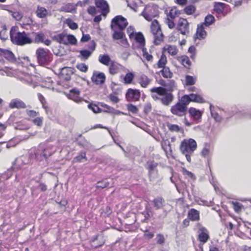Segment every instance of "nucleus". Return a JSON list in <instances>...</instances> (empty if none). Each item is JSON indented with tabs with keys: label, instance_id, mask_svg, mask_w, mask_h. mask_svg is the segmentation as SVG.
Segmentation results:
<instances>
[{
	"label": "nucleus",
	"instance_id": "nucleus-1",
	"mask_svg": "<svg viewBox=\"0 0 251 251\" xmlns=\"http://www.w3.org/2000/svg\"><path fill=\"white\" fill-rule=\"evenodd\" d=\"M151 92L156 93L151 95L152 99L155 100H159L164 105H169L174 100L173 95L164 87H153L151 89Z\"/></svg>",
	"mask_w": 251,
	"mask_h": 251
},
{
	"label": "nucleus",
	"instance_id": "nucleus-2",
	"mask_svg": "<svg viewBox=\"0 0 251 251\" xmlns=\"http://www.w3.org/2000/svg\"><path fill=\"white\" fill-rule=\"evenodd\" d=\"M56 151V148L48 143L40 144L34 152L35 158L39 161L47 160Z\"/></svg>",
	"mask_w": 251,
	"mask_h": 251
},
{
	"label": "nucleus",
	"instance_id": "nucleus-3",
	"mask_svg": "<svg viewBox=\"0 0 251 251\" xmlns=\"http://www.w3.org/2000/svg\"><path fill=\"white\" fill-rule=\"evenodd\" d=\"M10 36L12 42L17 45L23 46L33 43V39L29 37V34L25 31L15 33L14 27L11 28Z\"/></svg>",
	"mask_w": 251,
	"mask_h": 251
},
{
	"label": "nucleus",
	"instance_id": "nucleus-4",
	"mask_svg": "<svg viewBox=\"0 0 251 251\" xmlns=\"http://www.w3.org/2000/svg\"><path fill=\"white\" fill-rule=\"evenodd\" d=\"M197 145L195 140L190 138L183 140L180 144V150L185 155L187 160L191 162V155L197 149Z\"/></svg>",
	"mask_w": 251,
	"mask_h": 251
},
{
	"label": "nucleus",
	"instance_id": "nucleus-5",
	"mask_svg": "<svg viewBox=\"0 0 251 251\" xmlns=\"http://www.w3.org/2000/svg\"><path fill=\"white\" fill-rule=\"evenodd\" d=\"M36 55L38 63L40 65L49 64L52 60V54L49 50L38 48L36 51Z\"/></svg>",
	"mask_w": 251,
	"mask_h": 251
},
{
	"label": "nucleus",
	"instance_id": "nucleus-6",
	"mask_svg": "<svg viewBox=\"0 0 251 251\" xmlns=\"http://www.w3.org/2000/svg\"><path fill=\"white\" fill-rule=\"evenodd\" d=\"M151 28L154 37V44L155 45H159L163 41L164 35L156 20L152 22Z\"/></svg>",
	"mask_w": 251,
	"mask_h": 251
},
{
	"label": "nucleus",
	"instance_id": "nucleus-7",
	"mask_svg": "<svg viewBox=\"0 0 251 251\" xmlns=\"http://www.w3.org/2000/svg\"><path fill=\"white\" fill-rule=\"evenodd\" d=\"M53 39L60 44L65 45H75L77 44V40L73 35L61 33L55 35Z\"/></svg>",
	"mask_w": 251,
	"mask_h": 251
},
{
	"label": "nucleus",
	"instance_id": "nucleus-8",
	"mask_svg": "<svg viewBox=\"0 0 251 251\" xmlns=\"http://www.w3.org/2000/svg\"><path fill=\"white\" fill-rule=\"evenodd\" d=\"M127 25L128 22L126 19L121 15H118L112 20L110 26L112 30H123Z\"/></svg>",
	"mask_w": 251,
	"mask_h": 251
},
{
	"label": "nucleus",
	"instance_id": "nucleus-9",
	"mask_svg": "<svg viewBox=\"0 0 251 251\" xmlns=\"http://www.w3.org/2000/svg\"><path fill=\"white\" fill-rule=\"evenodd\" d=\"M157 14V12L155 8L150 5H146L141 13V15L143 16L148 21H151Z\"/></svg>",
	"mask_w": 251,
	"mask_h": 251
},
{
	"label": "nucleus",
	"instance_id": "nucleus-10",
	"mask_svg": "<svg viewBox=\"0 0 251 251\" xmlns=\"http://www.w3.org/2000/svg\"><path fill=\"white\" fill-rule=\"evenodd\" d=\"M176 29L180 33L188 36L189 34V24L186 19L180 18L179 20Z\"/></svg>",
	"mask_w": 251,
	"mask_h": 251
},
{
	"label": "nucleus",
	"instance_id": "nucleus-11",
	"mask_svg": "<svg viewBox=\"0 0 251 251\" xmlns=\"http://www.w3.org/2000/svg\"><path fill=\"white\" fill-rule=\"evenodd\" d=\"M106 76L103 73L94 71L91 77L92 81L96 85L102 86L105 81Z\"/></svg>",
	"mask_w": 251,
	"mask_h": 251
},
{
	"label": "nucleus",
	"instance_id": "nucleus-12",
	"mask_svg": "<svg viewBox=\"0 0 251 251\" xmlns=\"http://www.w3.org/2000/svg\"><path fill=\"white\" fill-rule=\"evenodd\" d=\"M31 162V159L28 155H22L16 159L12 167L14 169H21L25 165L28 164Z\"/></svg>",
	"mask_w": 251,
	"mask_h": 251
},
{
	"label": "nucleus",
	"instance_id": "nucleus-13",
	"mask_svg": "<svg viewBox=\"0 0 251 251\" xmlns=\"http://www.w3.org/2000/svg\"><path fill=\"white\" fill-rule=\"evenodd\" d=\"M187 107L182 105L180 102H177L175 105L172 106L171 108V112L174 115L179 117H182L186 114Z\"/></svg>",
	"mask_w": 251,
	"mask_h": 251
},
{
	"label": "nucleus",
	"instance_id": "nucleus-14",
	"mask_svg": "<svg viewBox=\"0 0 251 251\" xmlns=\"http://www.w3.org/2000/svg\"><path fill=\"white\" fill-rule=\"evenodd\" d=\"M141 96L140 91L137 89L129 88L127 90L126 98L128 101H136L139 100Z\"/></svg>",
	"mask_w": 251,
	"mask_h": 251
},
{
	"label": "nucleus",
	"instance_id": "nucleus-15",
	"mask_svg": "<svg viewBox=\"0 0 251 251\" xmlns=\"http://www.w3.org/2000/svg\"><path fill=\"white\" fill-rule=\"evenodd\" d=\"M75 69L71 67H64L61 69L59 75V78L63 80L68 81L71 78L74 73Z\"/></svg>",
	"mask_w": 251,
	"mask_h": 251
},
{
	"label": "nucleus",
	"instance_id": "nucleus-16",
	"mask_svg": "<svg viewBox=\"0 0 251 251\" xmlns=\"http://www.w3.org/2000/svg\"><path fill=\"white\" fill-rule=\"evenodd\" d=\"M113 31L112 34V38L114 40H120V42L123 45L128 44L127 39L126 38V35L123 30H119V29L112 30Z\"/></svg>",
	"mask_w": 251,
	"mask_h": 251
},
{
	"label": "nucleus",
	"instance_id": "nucleus-17",
	"mask_svg": "<svg viewBox=\"0 0 251 251\" xmlns=\"http://www.w3.org/2000/svg\"><path fill=\"white\" fill-rule=\"evenodd\" d=\"M80 91L76 88L71 89L69 93L67 95L68 99L73 100V101L79 103L82 101V98L80 97Z\"/></svg>",
	"mask_w": 251,
	"mask_h": 251
},
{
	"label": "nucleus",
	"instance_id": "nucleus-18",
	"mask_svg": "<svg viewBox=\"0 0 251 251\" xmlns=\"http://www.w3.org/2000/svg\"><path fill=\"white\" fill-rule=\"evenodd\" d=\"M199 231L198 239L201 242L205 244L210 239L208 231L206 228L203 226L200 227Z\"/></svg>",
	"mask_w": 251,
	"mask_h": 251
},
{
	"label": "nucleus",
	"instance_id": "nucleus-19",
	"mask_svg": "<svg viewBox=\"0 0 251 251\" xmlns=\"http://www.w3.org/2000/svg\"><path fill=\"white\" fill-rule=\"evenodd\" d=\"M0 56L4 57L10 62L14 63L16 61L15 55L9 50L0 48Z\"/></svg>",
	"mask_w": 251,
	"mask_h": 251
},
{
	"label": "nucleus",
	"instance_id": "nucleus-20",
	"mask_svg": "<svg viewBox=\"0 0 251 251\" xmlns=\"http://www.w3.org/2000/svg\"><path fill=\"white\" fill-rule=\"evenodd\" d=\"M96 7L100 8L103 14H107L109 12V5L105 0H95Z\"/></svg>",
	"mask_w": 251,
	"mask_h": 251
},
{
	"label": "nucleus",
	"instance_id": "nucleus-21",
	"mask_svg": "<svg viewBox=\"0 0 251 251\" xmlns=\"http://www.w3.org/2000/svg\"><path fill=\"white\" fill-rule=\"evenodd\" d=\"M105 241L102 234L96 235L91 240V242L95 244L93 245L95 248L102 246L105 243Z\"/></svg>",
	"mask_w": 251,
	"mask_h": 251
},
{
	"label": "nucleus",
	"instance_id": "nucleus-22",
	"mask_svg": "<svg viewBox=\"0 0 251 251\" xmlns=\"http://www.w3.org/2000/svg\"><path fill=\"white\" fill-rule=\"evenodd\" d=\"M9 106L11 109H22L26 107V104L22 100L18 99H14L11 100Z\"/></svg>",
	"mask_w": 251,
	"mask_h": 251
},
{
	"label": "nucleus",
	"instance_id": "nucleus-23",
	"mask_svg": "<svg viewBox=\"0 0 251 251\" xmlns=\"http://www.w3.org/2000/svg\"><path fill=\"white\" fill-rule=\"evenodd\" d=\"M205 26L202 25H198L197 26V31L195 39L201 40L204 39L206 36V32L204 30Z\"/></svg>",
	"mask_w": 251,
	"mask_h": 251
},
{
	"label": "nucleus",
	"instance_id": "nucleus-24",
	"mask_svg": "<svg viewBox=\"0 0 251 251\" xmlns=\"http://www.w3.org/2000/svg\"><path fill=\"white\" fill-rule=\"evenodd\" d=\"M148 175L150 181L153 184L157 183L162 179L161 177L158 174V171L149 172H148Z\"/></svg>",
	"mask_w": 251,
	"mask_h": 251
},
{
	"label": "nucleus",
	"instance_id": "nucleus-25",
	"mask_svg": "<svg viewBox=\"0 0 251 251\" xmlns=\"http://www.w3.org/2000/svg\"><path fill=\"white\" fill-rule=\"evenodd\" d=\"M188 218L192 221H198L200 220V212L194 208H192L188 211Z\"/></svg>",
	"mask_w": 251,
	"mask_h": 251
},
{
	"label": "nucleus",
	"instance_id": "nucleus-26",
	"mask_svg": "<svg viewBox=\"0 0 251 251\" xmlns=\"http://www.w3.org/2000/svg\"><path fill=\"white\" fill-rule=\"evenodd\" d=\"M153 206L156 209H162L165 205V200L161 197H157L152 201Z\"/></svg>",
	"mask_w": 251,
	"mask_h": 251
},
{
	"label": "nucleus",
	"instance_id": "nucleus-27",
	"mask_svg": "<svg viewBox=\"0 0 251 251\" xmlns=\"http://www.w3.org/2000/svg\"><path fill=\"white\" fill-rule=\"evenodd\" d=\"M120 67L121 65L119 64L112 61L109 68V73L112 75L117 74L120 70Z\"/></svg>",
	"mask_w": 251,
	"mask_h": 251
},
{
	"label": "nucleus",
	"instance_id": "nucleus-28",
	"mask_svg": "<svg viewBox=\"0 0 251 251\" xmlns=\"http://www.w3.org/2000/svg\"><path fill=\"white\" fill-rule=\"evenodd\" d=\"M161 147L167 154H171L172 151L171 143L169 140L163 139L161 142Z\"/></svg>",
	"mask_w": 251,
	"mask_h": 251
},
{
	"label": "nucleus",
	"instance_id": "nucleus-29",
	"mask_svg": "<svg viewBox=\"0 0 251 251\" xmlns=\"http://www.w3.org/2000/svg\"><path fill=\"white\" fill-rule=\"evenodd\" d=\"M136 42L138 43L141 47L144 48L145 44V40L143 34L141 32L136 33L133 37Z\"/></svg>",
	"mask_w": 251,
	"mask_h": 251
},
{
	"label": "nucleus",
	"instance_id": "nucleus-30",
	"mask_svg": "<svg viewBox=\"0 0 251 251\" xmlns=\"http://www.w3.org/2000/svg\"><path fill=\"white\" fill-rule=\"evenodd\" d=\"M177 60L186 68L189 69L191 66V62L186 55H182L177 57Z\"/></svg>",
	"mask_w": 251,
	"mask_h": 251
},
{
	"label": "nucleus",
	"instance_id": "nucleus-31",
	"mask_svg": "<svg viewBox=\"0 0 251 251\" xmlns=\"http://www.w3.org/2000/svg\"><path fill=\"white\" fill-rule=\"evenodd\" d=\"M189 113L190 116L195 120H199L201 119V112L199 110H197L195 108H190V109H189Z\"/></svg>",
	"mask_w": 251,
	"mask_h": 251
},
{
	"label": "nucleus",
	"instance_id": "nucleus-32",
	"mask_svg": "<svg viewBox=\"0 0 251 251\" xmlns=\"http://www.w3.org/2000/svg\"><path fill=\"white\" fill-rule=\"evenodd\" d=\"M138 81L142 87L146 88L151 83V79L146 75H142L139 78Z\"/></svg>",
	"mask_w": 251,
	"mask_h": 251
},
{
	"label": "nucleus",
	"instance_id": "nucleus-33",
	"mask_svg": "<svg viewBox=\"0 0 251 251\" xmlns=\"http://www.w3.org/2000/svg\"><path fill=\"white\" fill-rule=\"evenodd\" d=\"M226 4L219 2H215L214 5V10L218 14H223Z\"/></svg>",
	"mask_w": 251,
	"mask_h": 251
},
{
	"label": "nucleus",
	"instance_id": "nucleus-34",
	"mask_svg": "<svg viewBox=\"0 0 251 251\" xmlns=\"http://www.w3.org/2000/svg\"><path fill=\"white\" fill-rule=\"evenodd\" d=\"M189 96L191 101L200 103L205 102V100L200 94L192 93L189 95Z\"/></svg>",
	"mask_w": 251,
	"mask_h": 251
},
{
	"label": "nucleus",
	"instance_id": "nucleus-35",
	"mask_svg": "<svg viewBox=\"0 0 251 251\" xmlns=\"http://www.w3.org/2000/svg\"><path fill=\"white\" fill-rule=\"evenodd\" d=\"M31 34L35 36L33 40V43H43L45 36L42 32H33Z\"/></svg>",
	"mask_w": 251,
	"mask_h": 251
},
{
	"label": "nucleus",
	"instance_id": "nucleus-36",
	"mask_svg": "<svg viewBox=\"0 0 251 251\" xmlns=\"http://www.w3.org/2000/svg\"><path fill=\"white\" fill-rule=\"evenodd\" d=\"M158 163L153 160H149L147 162L146 168L148 170V172L158 171L157 167Z\"/></svg>",
	"mask_w": 251,
	"mask_h": 251
},
{
	"label": "nucleus",
	"instance_id": "nucleus-37",
	"mask_svg": "<svg viewBox=\"0 0 251 251\" xmlns=\"http://www.w3.org/2000/svg\"><path fill=\"white\" fill-rule=\"evenodd\" d=\"M36 13L37 16L40 18H44L48 14L47 10L45 8L40 6H38Z\"/></svg>",
	"mask_w": 251,
	"mask_h": 251
},
{
	"label": "nucleus",
	"instance_id": "nucleus-38",
	"mask_svg": "<svg viewBox=\"0 0 251 251\" xmlns=\"http://www.w3.org/2000/svg\"><path fill=\"white\" fill-rule=\"evenodd\" d=\"M99 61L101 64L108 66L110 64L111 59L110 57L107 54H100L99 57Z\"/></svg>",
	"mask_w": 251,
	"mask_h": 251
},
{
	"label": "nucleus",
	"instance_id": "nucleus-39",
	"mask_svg": "<svg viewBox=\"0 0 251 251\" xmlns=\"http://www.w3.org/2000/svg\"><path fill=\"white\" fill-rule=\"evenodd\" d=\"M164 50H167L168 52L172 56L176 55L178 52L176 46L174 45H166L164 48Z\"/></svg>",
	"mask_w": 251,
	"mask_h": 251
},
{
	"label": "nucleus",
	"instance_id": "nucleus-40",
	"mask_svg": "<svg viewBox=\"0 0 251 251\" xmlns=\"http://www.w3.org/2000/svg\"><path fill=\"white\" fill-rule=\"evenodd\" d=\"M215 17L213 15L209 14L205 17L204 22L201 23V24L205 26H208L212 25L215 22Z\"/></svg>",
	"mask_w": 251,
	"mask_h": 251
},
{
	"label": "nucleus",
	"instance_id": "nucleus-41",
	"mask_svg": "<svg viewBox=\"0 0 251 251\" xmlns=\"http://www.w3.org/2000/svg\"><path fill=\"white\" fill-rule=\"evenodd\" d=\"M160 73L165 78H172L173 75V73L171 72L169 68L167 67L162 68Z\"/></svg>",
	"mask_w": 251,
	"mask_h": 251
},
{
	"label": "nucleus",
	"instance_id": "nucleus-42",
	"mask_svg": "<svg viewBox=\"0 0 251 251\" xmlns=\"http://www.w3.org/2000/svg\"><path fill=\"white\" fill-rule=\"evenodd\" d=\"M197 77L196 76H193L189 75H186L185 76V82L186 85H193L196 83Z\"/></svg>",
	"mask_w": 251,
	"mask_h": 251
},
{
	"label": "nucleus",
	"instance_id": "nucleus-43",
	"mask_svg": "<svg viewBox=\"0 0 251 251\" xmlns=\"http://www.w3.org/2000/svg\"><path fill=\"white\" fill-rule=\"evenodd\" d=\"M1 30L0 31V39L2 40H6L8 37L7 27L5 25L1 26Z\"/></svg>",
	"mask_w": 251,
	"mask_h": 251
},
{
	"label": "nucleus",
	"instance_id": "nucleus-44",
	"mask_svg": "<svg viewBox=\"0 0 251 251\" xmlns=\"http://www.w3.org/2000/svg\"><path fill=\"white\" fill-rule=\"evenodd\" d=\"M159 84L163 86L168 87L170 91H173V87H175V82L173 80H169L168 83L164 80H160Z\"/></svg>",
	"mask_w": 251,
	"mask_h": 251
},
{
	"label": "nucleus",
	"instance_id": "nucleus-45",
	"mask_svg": "<svg viewBox=\"0 0 251 251\" xmlns=\"http://www.w3.org/2000/svg\"><path fill=\"white\" fill-rule=\"evenodd\" d=\"M167 58L163 53L161 55L159 60L157 63V67L159 68H162L165 67V65L167 63Z\"/></svg>",
	"mask_w": 251,
	"mask_h": 251
},
{
	"label": "nucleus",
	"instance_id": "nucleus-46",
	"mask_svg": "<svg viewBox=\"0 0 251 251\" xmlns=\"http://www.w3.org/2000/svg\"><path fill=\"white\" fill-rule=\"evenodd\" d=\"M151 212V209L148 207H146L145 210L142 213L144 215L145 218L142 220L143 222L148 223L150 218L151 217L150 213Z\"/></svg>",
	"mask_w": 251,
	"mask_h": 251
},
{
	"label": "nucleus",
	"instance_id": "nucleus-47",
	"mask_svg": "<svg viewBox=\"0 0 251 251\" xmlns=\"http://www.w3.org/2000/svg\"><path fill=\"white\" fill-rule=\"evenodd\" d=\"M179 101V102H180L182 105H185L186 107L191 101L189 95L183 96Z\"/></svg>",
	"mask_w": 251,
	"mask_h": 251
},
{
	"label": "nucleus",
	"instance_id": "nucleus-48",
	"mask_svg": "<svg viewBox=\"0 0 251 251\" xmlns=\"http://www.w3.org/2000/svg\"><path fill=\"white\" fill-rule=\"evenodd\" d=\"M156 243L159 245H163L165 242L164 236L161 233L157 234L155 238Z\"/></svg>",
	"mask_w": 251,
	"mask_h": 251
},
{
	"label": "nucleus",
	"instance_id": "nucleus-49",
	"mask_svg": "<svg viewBox=\"0 0 251 251\" xmlns=\"http://www.w3.org/2000/svg\"><path fill=\"white\" fill-rule=\"evenodd\" d=\"M66 24L71 29L75 30L78 28V25L77 23L74 22L71 19H66Z\"/></svg>",
	"mask_w": 251,
	"mask_h": 251
},
{
	"label": "nucleus",
	"instance_id": "nucleus-50",
	"mask_svg": "<svg viewBox=\"0 0 251 251\" xmlns=\"http://www.w3.org/2000/svg\"><path fill=\"white\" fill-rule=\"evenodd\" d=\"M214 108V106L210 104V110L211 114L212 117L217 122H220L222 120V117L219 115L217 112H214L213 110Z\"/></svg>",
	"mask_w": 251,
	"mask_h": 251
},
{
	"label": "nucleus",
	"instance_id": "nucleus-51",
	"mask_svg": "<svg viewBox=\"0 0 251 251\" xmlns=\"http://www.w3.org/2000/svg\"><path fill=\"white\" fill-rule=\"evenodd\" d=\"M210 145L208 144H205L204 145V147H203L201 154V155L204 157H207L210 153Z\"/></svg>",
	"mask_w": 251,
	"mask_h": 251
},
{
	"label": "nucleus",
	"instance_id": "nucleus-52",
	"mask_svg": "<svg viewBox=\"0 0 251 251\" xmlns=\"http://www.w3.org/2000/svg\"><path fill=\"white\" fill-rule=\"evenodd\" d=\"M75 159L76 162H81L83 160L85 161L87 160L86 152L84 151L80 152V153L75 157Z\"/></svg>",
	"mask_w": 251,
	"mask_h": 251
},
{
	"label": "nucleus",
	"instance_id": "nucleus-53",
	"mask_svg": "<svg viewBox=\"0 0 251 251\" xmlns=\"http://www.w3.org/2000/svg\"><path fill=\"white\" fill-rule=\"evenodd\" d=\"M134 78V75L132 73H127L124 77V82L126 84H130Z\"/></svg>",
	"mask_w": 251,
	"mask_h": 251
},
{
	"label": "nucleus",
	"instance_id": "nucleus-54",
	"mask_svg": "<svg viewBox=\"0 0 251 251\" xmlns=\"http://www.w3.org/2000/svg\"><path fill=\"white\" fill-rule=\"evenodd\" d=\"M143 56L148 61H152L153 59V56L152 55L150 54L147 50L146 48H142Z\"/></svg>",
	"mask_w": 251,
	"mask_h": 251
},
{
	"label": "nucleus",
	"instance_id": "nucleus-55",
	"mask_svg": "<svg viewBox=\"0 0 251 251\" xmlns=\"http://www.w3.org/2000/svg\"><path fill=\"white\" fill-rule=\"evenodd\" d=\"M110 183L106 179L100 181L98 182L97 188H104L109 187Z\"/></svg>",
	"mask_w": 251,
	"mask_h": 251
},
{
	"label": "nucleus",
	"instance_id": "nucleus-56",
	"mask_svg": "<svg viewBox=\"0 0 251 251\" xmlns=\"http://www.w3.org/2000/svg\"><path fill=\"white\" fill-rule=\"evenodd\" d=\"M196 10L195 7L193 5H190L184 8V12L188 15H191L195 12Z\"/></svg>",
	"mask_w": 251,
	"mask_h": 251
},
{
	"label": "nucleus",
	"instance_id": "nucleus-57",
	"mask_svg": "<svg viewBox=\"0 0 251 251\" xmlns=\"http://www.w3.org/2000/svg\"><path fill=\"white\" fill-rule=\"evenodd\" d=\"M180 12L176 7L172 8L170 12L169 15L172 19H175L176 16H178Z\"/></svg>",
	"mask_w": 251,
	"mask_h": 251
},
{
	"label": "nucleus",
	"instance_id": "nucleus-58",
	"mask_svg": "<svg viewBox=\"0 0 251 251\" xmlns=\"http://www.w3.org/2000/svg\"><path fill=\"white\" fill-rule=\"evenodd\" d=\"M80 55L84 58L85 59H88L92 54V51L84 50H81L79 51Z\"/></svg>",
	"mask_w": 251,
	"mask_h": 251
},
{
	"label": "nucleus",
	"instance_id": "nucleus-59",
	"mask_svg": "<svg viewBox=\"0 0 251 251\" xmlns=\"http://www.w3.org/2000/svg\"><path fill=\"white\" fill-rule=\"evenodd\" d=\"M233 206V209L236 212H239L241 211L242 208L243 207V205L238 202H232Z\"/></svg>",
	"mask_w": 251,
	"mask_h": 251
},
{
	"label": "nucleus",
	"instance_id": "nucleus-60",
	"mask_svg": "<svg viewBox=\"0 0 251 251\" xmlns=\"http://www.w3.org/2000/svg\"><path fill=\"white\" fill-rule=\"evenodd\" d=\"M31 121L35 125L41 127L43 125V118L37 117L32 120Z\"/></svg>",
	"mask_w": 251,
	"mask_h": 251
},
{
	"label": "nucleus",
	"instance_id": "nucleus-61",
	"mask_svg": "<svg viewBox=\"0 0 251 251\" xmlns=\"http://www.w3.org/2000/svg\"><path fill=\"white\" fill-rule=\"evenodd\" d=\"M76 67L82 72L86 73L88 71V66L84 63L78 64Z\"/></svg>",
	"mask_w": 251,
	"mask_h": 251
},
{
	"label": "nucleus",
	"instance_id": "nucleus-62",
	"mask_svg": "<svg viewBox=\"0 0 251 251\" xmlns=\"http://www.w3.org/2000/svg\"><path fill=\"white\" fill-rule=\"evenodd\" d=\"M13 169L14 168L12 167L11 168L8 169L6 172L2 174V177L6 179H8L12 175Z\"/></svg>",
	"mask_w": 251,
	"mask_h": 251
},
{
	"label": "nucleus",
	"instance_id": "nucleus-63",
	"mask_svg": "<svg viewBox=\"0 0 251 251\" xmlns=\"http://www.w3.org/2000/svg\"><path fill=\"white\" fill-rule=\"evenodd\" d=\"M62 8L66 12H72L75 9V7L73 4L68 3Z\"/></svg>",
	"mask_w": 251,
	"mask_h": 251
},
{
	"label": "nucleus",
	"instance_id": "nucleus-64",
	"mask_svg": "<svg viewBox=\"0 0 251 251\" xmlns=\"http://www.w3.org/2000/svg\"><path fill=\"white\" fill-rule=\"evenodd\" d=\"M134 28L133 27H132L131 26H129L126 29V32L129 35V37L130 39H131V40L133 39V38L134 36L135 33H134Z\"/></svg>",
	"mask_w": 251,
	"mask_h": 251
}]
</instances>
